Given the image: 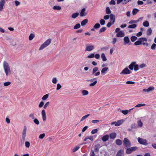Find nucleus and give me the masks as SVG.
I'll return each mask as SVG.
<instances>
[{
	"instance_id": "obj_1",
	"label": "nucleus",
	"mask_w": 156,
	"mask_h": 156,
	"mask_svg": "<svg viewBox=\"0 0 156 156\" xmlns=\"http://www.w3.org/2000/svg\"><path fill=\"white\" fill-rule=\"evenodd\" d=\"M3 66L5 74L8 76L11 73V71L8 63L5 61L3 62Z\"/></svg>"
},
{
	"instance_id": "obj_2",
	"label": "nucleus",
	"mask_w": 156,
	"mask_h": 156,
	"mask_svg": "<svg viewBox=\"0 0 156 156\" xmlns=\"http://www.w3.org/2000/svg\"><path fill=\"white\" fill-rule=\"evenodd\" d=\"M51 42V39L50 38L44 42L40 46L39 48L40 50H41L44 49L48 46L49 45Z\"/></svg>"
},
{
	"instance_id": "obj_3",
	"label": "nucleus",
	"mask_w": 156,
	"mask_h": 156,
	"mask_svg": "<svg viewBox=\"0 0 156 156\" xmlns=\"http://www.w3.org/2000/svg\"><path fill=\"white\" fill-rule=\"evenodd\" d=\"M124 146L126 148L129 147L131 146V143L129 140L126 138H124L123 140Z\"/></svg>"
},
{
	"instance_id": "obj_4",
	"label": "nucleus",
	"mask_w": 156,
	"mask_h": 156,
	"mask_svg": "<svg viewBox=\"0 0 156 156\" xmlns=\"http://www.w3.org/2000/svg\"><path fill=\"white\" fill-rule=\"evenodd\" d=\"M137 140L138 142L140 144L144 145H147V141L145 139L141 138L140 137H138L137 138Z\"/></svg>"
},
{
	"instance_id": "obj_5",
	"label": "nucleus",
	"mask_w": 156,
	"mask_h": 156,
	"mask_svg": "<svg viewBox=\"0 0 156 156\" xmlns=\"http://www.w3.org/2000/svg\"><path fill=\"white\" fill-rule=\"evenodd\" d=\"M131 71L127 68H126L123 69L120 73V74H128L131 73Z\"/></svg>"
},
{
	"instance_id": "obj_6",
	"label": "nucleus",
	"mask_w": 156,
	"mask_h": 156,
	"mask_svg": "<svg viewBox=\"0 0 156 156\" xmlns=\"http://www.w3.org/2000/svg\"><path fill=\"white\" fill-rule=\"evenodd\" d=\"M94 48V45L87 46L86 47L85 51H90Z\"/></svg>"
},
{
	"instance_id": "obj_7",
	"label": "nucleus",
	"mask_w": 156,
	"mask_h": 156,
	"mask_svg": "<svg viewBox=\"0 0 156 156\" xmlns=\"http://www.w3.org/2000/svg\"><path fill=\"white\" fill-rule=\"evenodd\" d=\"M110 22L113 23H114L115 22V16L113 14H111L110 15Z\"/></svg>"
},
{
	"instance_id": "obj_8",
	"label": "nucleus",
	"mask_w": 156,
	"mask_h": 156,
	"mask_svg": "<svg viewBox=\"0 0 156 156\" xmlns=\"http://www.w3.org/2000/svg\"><path fill=\"white\" fill-rule=\"evenodd\" d=\"M41 114L43 121H45L46 120V117L45 111L44 109H43L42 110Z\"/></svg>"
},
{
	"instance_id": "obj_9",
	"label": "nucleus",
	"mask_w": 156,
	"mask_h": 156,
	"mask_svg": "<svg viewBox=\"0 0 156 156\" xmlns=\"http://www.w3.org/2000/svg\"><path fill=\"white\" fill-rule=\"evenodd\" d=\"M85 8L82 9L80 13V16L81 17L87 15V13L85 12Z\"/></svg>"
},
{
	"instance_id": "obj_10",
	"label": "nucleus",
	"mask_w": 156,
	"mask_h": 156,
	"mask_svg": "<svg viewBox=\"0 0 156 156\" xmlns=\"http://www.w3.org/2000/svg\"><path fill=\"white\" fill-rule=\"evenodd\" d=\"M125 36V34L122 31H120L116 34V37H123Z\"/></svg>"
},
{
	"instance_id": "obj_11",
	"label": "nucleus",
	"mask_w": 156,
	"mask_h": 156,
	"mask_svg": "<svg viewBox=\"0 0 156 156\" xmlns=\"http://www.w3.org/2000/svg\"><path fill=\"white\" fill-rule=\"evenodd\" d=\"M101 146H100L99 144H97L94 146V151L95 152H98L99 149Z\"/></svg>"
},
{
	"instance_id": "obj_12",
	"label": "nucleus",
	"mask_w": 156,
	"mask_h": 156,
	"mask_svg": "<svg viewBox=\"0 0 156 156\" xmlns=\"http://www.w3.org/2000/svg\"><path fill=\"white\" fill-rule=\"evenodd\" d=\"M123 40L124 41V44H127L130 42L129 39L127 36L125 37Z\"/></svg>"
},
{
	"instance_id": "obj_13",
	"label": "nucleus",
	"mask_w": 156,
	"mask_h": 156,
	"mask_svg": "<svg viewBox=\"0 0 156 156\" xmlns=\"http://www.w3.org/2000/svg\"><path fill=\"white\" fill-rule=\"evenodd\" d=\"M154 88L153 87H150L147 89H144L143 91L144 92H149L151 90H154Z\"/></svg>"
},
{
	"instance_id": "obj_14",
	"label": "nucleus",
	"mask_w": 156,
	"mask_h": 156,
	"mask_svg": "<svg viewBox=\"0 0 156 156\" xmlns=\"http://www.w3.org/2000/svg\"><path fill=\"white\" fill-rule=\"evenodd\" d=\"M5 3V0H1L0 1V11L3 9Z\"/></svg>"
},
{
	"instance_id": "obj_15",
	"label": "nucleus",
	"mask_w": 156,
	"mask_h": 156,
	"mask_svg": "<svg viewBox=\"0 0 156 156\" xmlns=\"http://www.w3.org/2000/svg\"><path fill=\"white\" fill-rule=\"evenodd\" d=\"M108 139L109 135L107 134L104 136L101 139L103 142H106L108 140Z\"/></svg>"
},
{
	"instance_id": "obj_16",
	"label": "nucleus",
	"mask_w": 156,
	"mask_h": 156,
	"mask_svg": "<svg viewBox=\"0 0 156 156\" xmlns=\"http://www.w3.org/2000/svg\"><path fill=\"white\" fill-rule=\"evenodd\" d=\"M108 67H104L101 70V74L102 75H104L106 73V72L108 70Z\"/></svg>"
},
{
	"instance_id": "obj_17",
	"label": "nucleus",
	"mask_w": 156,
	"mask_h": 156,
	"mask_svg": "<svg viewBox=\"0 0 156 156\" xmlns=\"http://www.w3.org/2000/svg\"><path fill=\"white\" fill-rule=\"evenodd\" d=\"M116 133H110L109 136L110 139H114L116 137Z\"/></svg>"
},
{
	"instance_id": "obj_18",
	"label": "nucleus",
	"mask_w": 156,
	"mask_h": 156,
	"mask_svg": "<svg viewBox=\"0 0 156 156\" xmlns=\"http://www.w3.org/2000/svg\"><path fill=\"white\" fill-rule=\"evenodd\" d=\"M135 64H136V62H131V64L129 66V68L130 70H133L134 68V66Z\"/></svg>"
},
{
	"instance_id": "obj_19",
	"label": "nucleus",
	"mask_w": 156,
	"mask_h": 156,
	"mask_svg": "<svg viewBox=\"0 0 156 156\" xmlns=\"http://www.w3.org/2000/svg\"><path fill=\"white\" fill-rule=\"evenodd\" d=\"M79 15V13L78 12H76L73 13L72 15V18L73 19H75Z\"/></svg>"
},
{
	"instance_id": "obj_20",
	"label": "nucleus",
	"mask_w": 156,
	"mask_h": 156,
	"mask_svg": "<svg viewBox=\"0 0 156 156\" xmlns=\"http://www.w3.org/2000/svg\"><path fill=\"white\" fill-rule=\"evenodd\" d=\"M88 22V20L87 19H85L83 20L81 23V24L82 26H85Z\"/></svg>"
},
{
	"instance_id": "obj_21",
	"label": "nucleus",
	"mask_w": 156,
	"mask_h": 156,
	"mask_svg": "<svg viewBox=\"0 0 156 156\" xmlns=\"http://www.w3.org/2000/svg\"><path fill=\"white\" fill-rule=\"evenodd\" d=\"M123 121L122 120H118L116 122L115 124V126H119L121 125L123 123Z\"/></svg>"
},
{
	"instance_id": "obj_22",
	"label": "nucleus",
	"mask_w": 156,
	"mask_h": 156,
	"mask_svg": "<svg viewBox=\"0 0 156 156\" xmlns=\"http://www.w3.org/2000/svg\"><path fill=\"white\" fill-rule=\"evenodd\" d=\"M123 153V151L122 150H120L117 153L116 156H122Z\"/></svg>"
},
{
	"instance_id": "obj_23",
	"label": "nucleus",
	"mask_w": 156,
	"mask_h": 156,
	"mask_svg": "<svg viewBox=\"0 0 156 156\" xmlns=\"http://www.w3.org/2000/svg\"><path fill=\"white\" fill-rule=\"evenodd\" d=\"M115 143L117 145L120 146L122 144V142L120 140L118 139L116 140Z\"/></svg>"
},
{
	"instance_id": "obj_24",
	"label": "nucleus",
	"mask_w": 156,
	"mask_h": 156,
	"mask_svg": "<svg viewBox=\"0 0 156 156\" xmlns=\"http://www.w3.org/2000/svg\"><path fill=\"white\" fill-rule=\"evenodd\" d=\"M152 30L150 28H149L147 30V35H151L152 33Z\"/></svg>"
},
{
	"instance_id": "obj_25",
	"label": "nucleus",
	"mask_w": 156,
	"mask_h": 156,
	"mask_svg": "<svg viewBox=\"0 0 156 156\" xmlns=\"http://www.w3.org/2000/svg\"><path fill=\"white\" fill-rule=\"evenodd\" d=\"M139 10L135 8L132 11V14L133 15H136L139 11Z\"/></svg>"
},
{
	"instance_id": "obj_26",
	"label": "nucleus",
	"mask_w": 156,
	"mask_h": 156,
	"mask_svg": "<svg viewBox=\"0 0 156 156\" xmlns=\"http://www.w3.org/2000/svg\"><path fill=\"white\" fill-rule=\"evenodd\" d=\"M137 39V37L135 36H132L130 37V40L132 42L135 41Z\"/></svg>"
},
{
	"instance_id": "obj_27",
	"label": "nucleus",
	"mask_w": 156,
	"mask_h": 156,
	"mask_svg": "<svg viewBox=\"0 0 156 156\" xmlns=\"http://www.w3.org/2000/svg\"><path fill=\"white\" fill-rule=\"evenodd\" d=\"M142 44V42L140 40H139V38L138 40L135 42L134 44L135 45H140Z\"/></svg>"
},
{
	"instance_id": "obj_28",
	"label": "nucleus",
	"mask_w": 156,
	"mask_h": 156,
	"mask_svg": "<svg viewBox=\"0 0 156 156\" xmlns=\"http://www.w3.org/2000/svg\"><path fill=\"white\" fill-rule=\"evenodd\" d=\"M53 9L55 10H59L61 9V7L59 6H54L53 7Z\"/></svg>"
},
{
	"instance_id": "obj_29",
	"label": "nucleus",
	"mask_w": 156,
	"mask_h": 156,
	"mask_svg": "<svg viewBox=\"0 0 156 156\" xmlns=\"http://www.w3.org/2000/svg\"><path fill=\"white\" fill-rule=\"evenodd\" d=\"M101 58L103 61H105L107 60V58L104 53H102L101 54Z\"/></svg>"
},
{
	"instance_id": "obj_30",
	"label": "nucleus",
	"mask_w": 156,
	"mask_h": 156,
	"mask_svg": "<svg viewBox=\"0 0 156 156\" xmlns=\"http://www.w3.org/2000/svg\"><path fill=\"white\" fill-rule=\"evenodd\" d=\"M106 30V27H103L101 28L100 29V30H99V33L100 34L101 33H102L103 32H104Z\"/></svg>"
},
{
	"instance_id": "obj_31",
	"label": "nucleus",
	"mask_w": 156,
	"mask_h": 156,
	"mask_svg": "<svg viewBox=\"0 0 156 156\" xmlns=\"http://www.w3.org/2000/svg\"><path fill=\"white\" fill-rule=\"evenodd\" d=\"M82 93L83 96H86L88 94L89 92L87 90H83L82 92Z\"/></svg>"
},
{
	"instance_id": "obj_32",
	"label": "nucleus",
	"mask_w": 156,
	"mask_h": 156,
	"mask_svg": "<svg viewBox=\"0 0 156 156\" xmlns=\"http://www.w3.org/2000/svg\"><path fill=\"white\" fill-rule=\"evenodd\" d=\"M34 35L33 34H31L29 37V39L30 41L32 40L34 37Z\"/></svg>"
},
{
	"instance_id": "obj_33",
	"label": "nucleus",
	"mask_w": 156,
	"mask_h": 156,
	"mask_svg": "<svg viewBox=\"0 0 156 156\" xmlns=\"http://www.w3.org/2000/svg\"><path fill=\"white\" fill-rule=\"evenodd\" d=\"M126 150V153L127 154H131L132 152L131 151L130 147L127 148Z\"/></svg>"
},
{
	"instance_id": "obj_34",
	"label": "nucleus",
	"mask_w": 156,
	"mask_h": 156,
	"mask_svg": "<svg viewBox=\"0 0 156 156\" xmlns=\"http://www.w3.org/2000/svg\"><path fill=\"white\" fill-rule=\"evenodd\" d=\"M143 25L145 27H147L149 26V23L147 21H146L143 23Z\"/></svg>"
},
{
	"instance_id": "obj_35",
	"label": "nucleus",
	"mask_w": 156,
	"mask_h": 156,
	"mask_svg": "<svg viewBox=\"0 0 156 156\" xmlns=\"http://www.w3.org/2000/svg\"><path fill=\"white\" fill-rule=\"evenodd\" d=\"M97 83V80H96L94 81L93 83H90L89 84V86L90 87H93Z\"/></svg>"
},
{
	"instance_id": "obj_36",
	"label": "nucleus",
	"mask_w": 156,
	"mask_h": 156,
	"mask_svg": "<svg viewBox=\"0 0 156 156\" xmlns=\"http://www.w3.org/2000/svg\"><path fill=\"white\" fill-rule=\"evenodd\" d=\"M139 22V20H132L130 21L129 22V23L130 24H132L133 23H136Z\"/></svg>"
},
{
	"instance_id": "obj_37",
	"label": "nucleus",
	"mask_w": 156,
	"mask_h": 156,
	"mask_svg": "<svg viewBox=\"0 0 156 156\" xmlns=\"http://www.w3.org/2000/svg\"><path fill=\"white\" fill-rule=\"evenodd\" d=\"M137 26V25L136 24H133L130 25H129L128 27L129 28H134L136 27Z\"/></svg>"
},
{
	"instance_id": "obj_38",
	"label": "nucleus",
	"mask_w": 156,
	"mask_h": 156,
	"mask_svg": "<svg viewBox=\"0 0 156 156\" xmlns=\"http://www.w3.org/2000/svg\"><path fill=\"white\" fill-rule=\"evenodd\" d=\"M106 12L107 14H109L111 12V11L109 7H107L106 9Z\"/></svg>"
},
{
	"instance_id": "obj_39",
	"label": "nucleus",
	"mask_w": 156,
	"mask_h": 156,
	"mask_svg": "<svg viewBox=\"0 0 156 156\" xmlns=\"http://www.w3.org/2000/svg\"><path fill=\"white\" fill-rule=\"evenodd\" d=\"M26 134H22V139L21 140V142L23 143L25 140Z\"/></svg>"
},
{
	"instance_id": "obj_40",
	"label": "nucleus",
	"mask_w": 156,
	"mask_h": 156,
	"mask_svg": "<svg viewBox=\"0 0 156 156\" xmlns=\"http://www.w3.org/2000/svg\"><path fill=\"white\" fill-rule=\"evenodd\" d=\"M98 69V67H94L92 70V74H94Z\"/></svg>"
},
{
	"instance_id": "obj_41",
	"label": "nucleus",
	"mask_w": 156,
	"mask_h": 156,
	"mask_svg": "<svg viewBox=\"0 0 156 156\" xmlns=\"http://www.w3.org/2000/svg\"><path fill=\"white\" fill-rule=\"evenodd\" d=\"M100 27V25L99 23H96L94 26V29H98Z\"/></svg>"
},
{
	"instance_id": "obj_42",
	"label": "nucleus",
	"mask_w": 156,
	"mask_h": 156,
	"mask_svg": "<svg viewBox=\"0 0 156 156\" xmlns=\"http://www.w3.org/2000/svg\"><path fill=\"white\" fill-rule=\"evenodd\" d=\"M80 25L79 23L76 24L74 27L73 28L74 29H77L79 28L80 27Z\"/></svg>"
},
{
	"instance_id": "obj_43",
	"label": "nucleus",
	"mask_w": 156,
	"mask_h": 156,
	"mask_svg": "<svg viewBox=\"0 0 156 156\" xmlns=\"http://www.w3.org/2000/svg\"><path fill=\"white\" fill-rule=\"evenodd\" d=\"M139 40H140L141 42L144 41L146 42L147 41V38L145 37H140L139 38Z\"/></svg>"
},
{
	"instance_id": "obj_44",
	"label": "nucleus",
	"mask_w": 156,
	"mask_h": 156,
	"mask_svg": "<svg viewBox=\"0 0 156 156\" xmlns=\"http://www.w3.org/2000/svg\"><path fill=\"white\" fill-rule=\"evenodd\" d=\"M48 96H49L48 94L44 95L42 98V100H45L48 98Z\"/></svg>"
},
{
	"instance_id": "obj_45",
	"label": "nucleus",
	"mask_w": 156,
	"mask_h": 156,
	"mask_svg": "<svg viewBox=\"0 0 156 156\" xmlns=\"http://www.w3.org/2000/svg\"><path fill=\"white\" fill-rule=\"evenodd\" d=\"M139 69V66L137 64H136V63L135 64L134 66V69L135 71H136L138 70Z\"/></svg>"
},
{
	"instance_id": "obj_46",
	"label": "nucleus",
	"mask_w": 156,
	"mask_h": 156,
	"mask_svg": "<svg viewBox=\"0 0 156 156\" xmlns=\"http://www.w3.org/2000/svg\"><path fill=\"white\" fill-rule=\"evenodd\" d=\"M90 115V114H88L82 117L81 120V121H83L86 118L88 117Z\"/></svg>"
},
{
	"instance_id": "obj_47",
	"label": "nucleus",
	"mask_w": 156,
	"mask_h": 156,
	"mask_svg": "<svg viewBox=\"0 0 156 156\" xmlns=\"http://www.w3.org/2000/svg\"><path fill=\"white\" fill-rule=\"evenodd\" d=\"M146 105L145 104H139L137 105H136L134 107H140L143 106H145Z\"/></svg>"
},
{
	"instance_id": "obj_48",
	"label": "nucleus",
	"mask_w": 156,
	"mask_h": 156,
	"mask_svg": "<svg viewBox=\"0 0 156 156\" xmlns=\"http://www.w3.org/2000/svg\"><path fill=\"white\" fill-rule=\"evenodd\" d=\"M80 148V147L79 146H76L74 148L73 150V152H75L76 151H77Z\"/></svg>"
},
{
	"instance_id": "obj_49",
	"label": "nucleus",
	"mask_w": 156,
	"mask_h": 156,
	"mask_svg": "<svg viewBox=\"0 0 156 156\" xmlns=\"http://www.w3.org/2000/svg\"><path fill=\"white\" fill-rule=\"evenodd\" d=\"M27 128L26 126L24 127L23 129L22 132V134H26Z\"/></svg>"
},
{
	"instance_id": "obj_50",
	"label": "nucleus",
	"mask_w": 156,
	"mask_h": 156,
	"mask_svg": "<svg viewBox=\"0 0 156 156\" xmlns=\"http://www.w3.org/2000/svg\"><path fill=\"white\" fill-rule=\"evenodd\" d=\"M156 48V44L155 43H153L151 46V49L152 50H154Z\"/></svg>"
},
{
	"instance_id": "obj_51",
	"label": "nucleus",
	"mask_w": 156,
	"mask_h": 156,
	"mask_svg": "<svg viewBox=\"0 0 156 156\" xmlns=\"http://www.w3.org/2000/svg\"><path fill=\"white\" fill-rule=\"evenodd\" d=\"M100 23L101 25H103L105 24V21L103 19H101L100 20Z\"/></svg>"
},
{
	"instance_id": "obj_52",
	"label": "nucleus",
	"mask_w": 156,
	"mask_h": 156,
	"mask_svg": "<svg viewBox=\"0 0 156 156\" xmlns=\"http://www.w3.org/2000/svg\"><path fill=\"white\" fill-rule=\"evenodd\" d=\"M57 81V79L56 77H54L52 79V82L54 84H56Z\"/></svg>"
},
{
	"instance_id": "obj_53",
	"label": "nucleus",
	"mask_w": 156,
	"mask_h": 156,
	"mask_svg": "<svg viewBox=\"0 0 156 156\" xmlns=\"http://www.w3.org/2000/svg\"><path fill=\"white\" fill-rule=\"evenodd\" d=\"M132 152L136 151L138 149V147H130Z\"/></svg>"
},
{
	"instance_id": "obj_54",
	"label": "nucleus",
	"mask_w": 156,
	"mask_h": 156,
	"mask_svg": "<svg viewBox=\"0 0 156 156\" xmlns=\"http://www.w3.org/2000/svg\"><path fill=\"white\" fill-rule=\"evenodd\" d=\"M34 122L36 124L38 125L39 124L40 122L37 119H35L34 120Z\"/></svg>"
},
{
	"instance_id": "obj_55",
	"label": "nucleus",
	"mask_w": 156,
	"mask_h": 156,
	"mask_svg": "<svg viewBox=\"0 0 156 156\" xmlns=\"http://www.w3.org/2000/svg\"><path fill=\"white\" fill-rule=\"evenodd\" d=\"M25 145L26 147L29 148L30 145V143L28 141H26L25 142Z\"/></svg>"
},
{
	"instance_id": "obj_56",
	"label": "nucleus",
	"mask_w": 156,
	"mask_h": 156,
	"mask_svg": "<svg viewBox=\"0 0 156 156\" xmlns=\"http://www.w3.org/2000/svg\"><path fill=\"white\" fill-rule=\"evenodd\" d=\"M62 87V86L61 84L59 83H57V85L56 90H59Z\"/></svg>"
},
{
	"instance_id": "obj_57",
	"label": "nucleus",
	"mask_w": 156,
	"mask_h": 156,
	"mask_svg": "<svg viewBox=\"0 0 156 156\" xmlns=\"http://www.w3.org/2000/svg\"><path fill=\"white\" fill-rule=\"evenodd\" d=\"M94 53H91L88 55L87 57L89 58H92L94 57Z\"/></svg>"
},
{
	"instance_id": "obj_58",
	"label": "nucleus",
	"mask_w": 156,
	"mask_h": 156,
	"mask_svg": "<svg viewBox=\"0 0 156 156\" xmlns=\"http://www.w3.org/2000/svg\"><path fill=\"white\" fill-rule=\"evenodd\" d=\"M137 124L138 126L140 127H141L143 126V123L141 120L138 121Z\"/></svg>"
},
{
	"instance_id": "obj_59",
	"label": "nucleus",
	"mask_w": 156,
	"mask_h": 156,
	"mask_svg": "<svg viewBox=\"0 0 156 156\" xmlns=\"http://www.w3.org/2000/svg\"><path fill=\"white\" fill-rule=\"evenodd\" d=\"M45 136V134L44 133H42L39 136V138L40 139H42Z\"/></svg>"
},
{
	"instance_id": "obj_60",
	"label": "nucleus",
	"mask_w": 156,
	"mask_h": 156,
	"mask_svg": "<svg viewBox=\"0 0 156 156\" xmlns=\"http://www.w3.org/2000/svg\"><path fill=\"white\" fill-rule=\"evenodd\" d=\"M98 129H95L92 130L91 132V133L92 134H94L98 132Z\"/></svg>"
},
{
	"instance_id": "obj_61",
	"label": "nucleus",
	"mask_w": 156,
	"mask_h": 156,
	"mask_svg": "<svg viewBox=\"0 0 156 156\" xmlns=\"http://www.w3.org/2000/svg\"><path fill=\"white\" fill-rule=\"evenodd\" d=\"M29 116L30 118H31L32 119H35L34 114V113H31L30 114Z\"/></svg>"
},
{
	"instance_id": "obj_62",
	"label": "nucleus",
	"mask_w": 156,
	"mask_h": 156,
	"mask_svg": "<svg viewBox=\"0 0 156 156\" xmlns=\"http://www.w3.org/2000/svg\"><path fill=\"white\" fill-rule=\"evenodd\" d=\"M44 104V102L43 101H41L39 105V108H41L43 107Z\"/></svg>"
},
{
	"instance_id": "obj_63",
	"label": "nucleus",
	"mask_w": 156,
	"mask_h": 156,
	"mask_svg": "<svg viewBox=\"0 0 156 156\" xmlns=\"http://www.w3.org/2000/svg\"><path fill=\"white\" fill-rule=\"evenodd\" d=\"M137 128V125L135 124H133L131 126V128L132 129H136Z\"/></svg>"
},
{
	"instance_id": "obj_64",
	"label": "nucleus",
	"mask_w": 156,
	"mask_h": 156,
	"mask_svg": "<svg viewBox=\"0 0 156 156\" xmlns=\"http://www.w3.org/2000/svg\"><path fill=\"white\" fill-rule=\"evenodd\" d=\"M49 103L50 102L49 101L47 102L44 105V109H46L49 105Z\"/></svg>"
}]
</instances>
